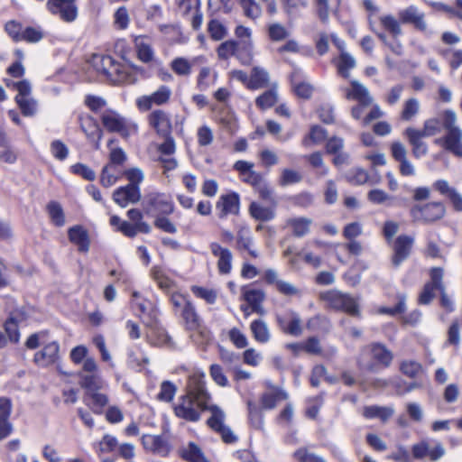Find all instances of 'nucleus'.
I'll return each mask as SVG.
<instances>
[{
    "label": "nucleus",
    "instance_id": "f257e3e1",
    "mask_svg": "<svg viewBox=\"0 0 462 462\" xmlns=\"http://www.w3.org/2000/svg\"><path fill=\"white\" fill-rule=\"evenodd\" d=\"M205 376L200 370H195L189 375L185 393L173 405V412L179 419L188 422H198L201 419L203 405L207 401H212Z\"/></svg>",
    "mask_w": 462,
    "mask_h": 462
},
{
    "label": "nucleus",
    "instance_id": "f03ea898",
    "mask_svg": "<svg viewBox=\"0 0 462 462\" xmlns=\"http://www.w3.org/2000/svg\"><path fill=\"white\" fill-rule=\"evenodd\" d=\"M93 66L114 83H132L134 79L129 69L109 55H94Z\"/></svg>",
    "mask_w": 462,
    "mask_h": 462
},
{
    "label": "nucleus",
    "instance_id": "7ed1b4c3",
    "mask_svg": "<svg viewBox=\"0 0 462 462\" xmlns=\"http://www.w3.org/2000/svg\"><path fill=\"white\" fill-rule=\"evenodd\" d=\"M393 359V353L384 345L372 343L362 349L357 365L361 370L373 372L375 370L376 365L388 367Z\"/></svg>",
    "mask_w": 462,
    "mask_h": 462
},
{
    "label": "nucleus",
    "instance_id": "20e7f679",
    "mask_svg": "<svg viewBox=\"0 0 462 462\" xmlns=\"http://www.w3.org/2000/svg\"><path fill=\"white\" fill-rule=\"evenodd\" d=\"M100 119L103 126L108 132L117 133L124 139H127L138 132L137 124L124 117L115 110L106 109L103 111Z\"/></svg>",
    "mask_w": 462,
    "mask_h": 462
},
{
    "label": "nucleus",
    "instance_id": "39448f33",
    "mask_svg": "<svg viewBox=\"0 0 462 462\" xmlns=\"http://www.w3.org/2000/svg\"><path fill=\"white\" fill-rule=\"evenodd\" d=\"M180 315L184 320L185 328L191 332L190 337L196 343L204 344L210 340V333L191 302L186 303Z\"/></svg>",
    "mask_w": 462,
    "mask_h": 462
},
{
    "label": "nucleus",
    "instance_id": "423d86ee",
    "mask_svg": "<svg viewBox=\"0 0 462 462\" xmlns=\"http://www.w3.org/2000/svg\"><path fill=\"white\" fill-rule=\"evenodd\" d=\"M203 410L210 412V416L207 420V425L218 433L225 443L232 444L237 440V437L232 430L225 424L226 413L218 405L213 404L211 401H207L203 405Z\"/></svg>",
    "mask_w": 462,
    "mask_h": 462
},
{
    "label": "nucleus",
    "instance_id": "0eeeda50",
    "mask_svg": "<svg viewBox=\"0 0 462 462\" xmlns=\"http://www.w3.org/2000/svg\"><path fill=\"white\" fill-rule=\"evenodd\" d=\"M412 199L416 202L411 210L410 214L413 221L418 223H430L433 220V203L422 204L430 198L431 189L428 187H418L412 190Z\"/></svg>",
    "mask_w": 462,
    "mask_h": 462
},
{
    "label": "nucleus",
    "instance_id": "6e6552de",
    "mask_svg": "<svg viewBox=\"0 0 462 462\" xmlns=\"http://www.w3.org/2000/svg\"><path fill=\"white\" fill-rule=\"evenodd\" d=\"M319 297L321 300L333 310H341L355 317L360 315L358 304L348 294L337 290H329L320 293Z\"/></svg>",
    "mask_w": 462,
    "mask_h": 462
},
{
    "label": "nucleus",
    "instance_id": "1a4fd4ad",
    "mask_svg": "<svg viewBox=\"0 0 462 462\" xmlns=\"http://www.w3.org/2000/svg\"><path fill=\"white\" fill-rule=\"evenodd\" d=\"M143 208L148 215H171L174 211V203L171 195L160 192H150L143 200Z\"/></svg>",
    "mask_w": 462,
    "mask_h": 462
},
{
    "label": "nucleus",
    "instance_id": "9d476101",
    "mask_svg": "<svg viewBox=\"0 0 462 462\" xmlns=\"http://www.w3.org/2000/svg\"><path fill=\"white\" fill-rule=\"evenodd\" d=\"M46 8L65 23H73L79 14L77 0H48Z\"/></svg>",
    "mask_w": 462,
    "mask_h": 462
},
{
    "label": "nucleus",
    "instance_id": "9b49d317",
    "mask_svg": "<svg viewBox=\"0 0 462 462\" xmlns=\"http://www.w3.org/2000/svg\"><path fill=\"white\" fill-rule=\"evenodd\" d=\"M275 321L280 330L286 335L299 337L302 334L301 319L300 315L293 310H288L282 314H276Z\"/></svg>",
    "mask_w": 462,
    "mask_h": 462
},
{
    "label": "nucleus",
    "instance_id": "f8f14e48",
    "mask_svg": "<svg viewBox=\"0 0 462 462\" xmlns=\"http://www.w3.org/2000/svg\"><path fill=\"white\" fill-rule=\"evenodd\" d=\"M179 13L188 17L193 14L190 18V24L193 30L199 31L203 23V14L201 12L200 0H176Z\"/></svg>",
    "mask_w": 462,
    "mask_h": 462
},
{
    "label": "nucleus",
    "instance_id": "ddd939ff",
    "mask_svg": "<svg viewBox=\"0 0 462 462\" xmlns=\"http://www.w3.org/2000/svg\"><path fill=\"white\" fill-rule=\"evenodd\" d=\"M216 209L219 218L224 219L228 215H238L240 209V197L236 192L221 195L216 203Z\"/></svg>",
    "mask_w": 462,
    "mask_h": 462
},
{
    "label": "nucleus",
    "instance_id": "4468645a",
    "mask_svg": "<svg viewBox=\"0 0 462 462\" xmlns=\"http://www.w3.org/2000/svg\"><path fill=\"white\" fill-rule=\"evenodd\" d=\"M171 90L167 86H161L156 91L148 96H143L137 99V106L141 110L147 111L153 105L162 106L170 100Z\"/></svg>",
    "mask_w": 462,
    "mask_h": 462
},
{
    "label": "nucleus",
    "instance_id": "2eb2a0df",
    "mask_svg": "<svg viewBox=\"0 0 462 462\" xmlns=\"http://www.w3.org/2000/svg\"><path fill=\"white\" fill-rule=\"evenodd\" d=\"M211 254L217 258V271L222 275H227L232 271L233 254L226 248L223 247L217 242L209 244Z\"/></svg>",
    "mask_w": 462,
    "mask_h": 462
},
{
    "label": "nucleus",
    "instance_id": "dca6fc26",
    "mask_svg": "<svg viewBox=\"0 0 462 462\" xmlns=\"http://www.w3.org/2000/svg\"><path fill=\"white\" fill-rule=\"evenodd\" d=\"M347 100H354L364 105H373L374 97L368 88L358 80H350V87L342 88Z\"/></svg>",
    "mask_w": 462,
    "mask_h": 462
},
{
    "label": "nucleus",
    "instance_id": "f3484780",
    "mask_svg": "<svg viewBox=\"0 0 462 462\" xmlns=\"http://www.w3.org/2000/svg\"><path fill=\"white\" fill-rule=\"evenodd\" d=\"M440 144L445 151L450 152L455 157L462 160V130L455 129L435 141Z\"/></svg>",
    "mask_w": 462,
    "mask_h": 462
},
{
    "label": "nucleus",
    "instance_id": "a211bd4d",
    "mask_svg": "<svg viewBox=\"0 0 462 462\" xmlns=\"http://www.w3.org/2000/svg\"><path fill=\"white\" fill-rule=\"evenodd\" d=\"M113 199L121 208H125L128 204H135L141 199L140 187L134 185L119 187L113 192Z\"/></svg>",
    "mask_w": 462,
    "mask_h": 462
},
{
    "label": "nucleus",
    "instance_id": "6ab92c4d",
    "mask_svg": "<svg viewBox=\"0 0 462 462\" xmlns=\"http://www.w3.org/2000/svg\"><path fill=\"white\" fill-rule=\"evenodd\" d=\"M59 353L60 344L58 341H51L46 344L42 350L34 354L33 361L40 366H49L59 360Z\"/></svg>",
    "mask_w": 462,
    "mask_h": 462
},
{
    "label": "nucleus",
    "instance_id": "aec40b11",
    "mask_svg": "<svg viewBox=\"0 0 462 462\" xmlns=\"http://www.w3.org/2000/svg\"><path fill=\"white\" fill-rule=\"evenodd\" d=\"M413 245V238L402 235L399 236L393 245V255L392 263L395 267H398L404 260H406L411 251Z\"/></svg>",
    "mask_w": 462,
    "mask_h": 462
},
{
    "label": "nucleus",
    "instance_id": "412c9836",
    "mask_svg": "<svg viewBox=\"0 0 462 462\" xmlns=\"http://www.w3.org/2000/svg\"><path fill=\"white\" fill-rule=\"evenodd\" d=\"M150 125L156 131L160 136L170 135L172 126L169 115L163 110L157 109L152 112L148 116Z\"/></svg>",
    "mask_w": 462,
    "mask_h": 462
},
{
    "label": "nucleus",
    "instance_id": "4be33fe9",
    "mask_svg": "<svg viewBox=\"0 0 462 462\" xmlns=\"http://www.w3.org/2000/svg\"><path fill=\"white\" fill-rule=\"evenodd\" d=\"M69 240L78 247L79 252L88 253L90 247V238L88 230L81 225H76L68 229Z\"/></svg>",
    "mask_w": 462,
    "mask_h": 462
},
{
    "label": "nucleus",
    "instance_id": "5701e85b",
    "mask_svg": "<svg viewBox=\"0 0 462 462\" xmlns=\"http://www.w3.org/2000/svg\"><path fill=\"white\" fill-rule=\"evenodd\" d=\"M242 299L248 303L253 312L263 314L264 310L262 303L265 299V293L263 290L244 286L242 288Z\"/></svg>",
    "mask_w": 462,
    "mask_h": 462
},
{
    "label": "nucleus",
    "instance_id": "b1692460",
    "mask_svg": "<svg viewBox=\"0 0 462 462\" xmlns=\"http://www.w3.org/2000/svg\"><path fill=\"white\" fill-rule=\"evenodd\" d=\"M12 411V402L7 397L0 398V440L6 439L13 432V425L9 420Z\"/></svg>",
    "mask_w": 462,
    "mask_h": 462
},
{
    "label": "nucleus",
    "instance_id": "393cba45",
    "mask_svg": "<svg viewBox=\"0 0 462 462\" xmlns=\"http://www.w3.org/2000/svg\"><path fill=\"white\" fill-rule=\"evenodd\" d=\"M142 444L145 449L162 456H166L170 451L168 441L161 435H143L142 437Z\"/></svg>",
    "mask_w": 462,
    "mask_h": 462
},
{
    "label": "nucleus",
    "instance_id": "a878e982",
    "mask_svg": "<svg viewBox=\"0 0 462 462\" xmlns=\"http://www.w3.org/2000/svg\"><path fill=\"white\" fill-rule=\"evenodd\" d=\"M236 247L238 251L246 250L248 254L254 258H257L259 256L258 252L253 248L254 239L249 227H240L236 232Z\"/></svg>",
    "mask_w": 462,
    "mask_h": 462
},
{
    "label": "nucleus",
    "instance_id": "bb28decb",
    "mask_svg": "<svg viewBox=\"0 0 462 462\" xmlns=\"http://www.w3.org/2000/svg\"><path fill=\"white\" fill-rule=\"evenodd\" d=\"M254 339L260 344H266L272 338V333L266 321L263 319H254L250 324Z\"/></svg>",
    "mask_w": 462,
    "mask_h": 462
},
{
    "label": "nucleus",
    "instance_id": "cd10ccee",
    "mask_svg": "<svg viewBox=\"0 0 462 462\" xmlns=\"http://www.w3.org/2000/svg\"><path fill=\"white\" fill-rule=\"evenodd\" d=\"M399 18L403 23H412L419 29L425 28L424 14L417 7L411 5L399 11Z\"/></svg>",
    "mask_w": 462,
    "mask_h": 462
},
{
    "label": "nucleus",
    "instance_id": "c85d7f7f",
    "mask_svg": "<svg viewBox=\"0 0 462 462\" xmlns=\"http://www.w3.org/2000/svg\"><path fill=\"white\" fill-rule=\"evenodd\" d=\"M333 63L337 67V73L344 79H348L350 70L356 66V59L346 51H342L338 57L333 60Z\"/></svg>",
    "mask_w": 462,
    "mask_h": 462
},
{
    "label": "nucleus",
    "instance_id": "c756f323",
    "mask_svg": "<svg viewBox=\"0 0 462 462\" xmlns=\"http://www.w3.org/2000/svg\"><path fill=\"white\" fill-rule=\"evenodd\" d=\"M301 71L300 69H294L291 74V82L295 94L301 98L309 99L313 92V88L310 83L300 81Z\"/></svg>",
    "mask_w": 462,
    "mask_h": 462
},
{
    "label": "nucleus",
    "instance_id": "7c9ffc66",
    "mask_svg": "<svg viewBox=\"0 0 462 462\" xmlns=\"http://www.w3.org/2000/svg\"><path fill=\"white\" fill-rule=\"evenodd\" d=\"M442 277L443 269L440 267H435V291H439L440 293L439 304L447 312H452L454 310V303L445 291V287L442 283Z\"/></svg>",
    "mask_w": 462,
    "mask_h": 462
},
{
    "label": "nucleus",
    "instance_id": "2f4dec72",
    "mask_svg": "<svg viewBox=\"0 0 462 462\" xmlns=\"http://www.w3.org/2000/svg\"><path fill=\"white\" fill-rule=\"evenodd\" d=\"M275 208L273 205L264 207L258 202L253 201L249 205L250 216L258 221L267 222L275 217Z\"/></svg>",
    "mask_w": 462,
    "mask_h": 462
},
{
    "label": "nucleus",
    "instance_id": "473e14b6",
    "mask_svg": "<svg viewBox=\"0 0 462 462\" xmlns=\"http://www.w3.org/2000/svg\"><path fill=\"white\" fill-rule=\"evenodd\" d=\"M394 413L392 407H383L378 405L365 406L363 409V416L366 419H379L383 422L387 421Z\"/></svg>",
    "mask_w": 462,
    "mask_h": 462
},
{
    "label": "nucleus",
    "instance_id": "72a5a7b5",
    "mask_svg": "<svg viewBox=\"0 0 462 462\" xmlns=\"http://www.w3.org/2000/svg\"><path fill=\"white\" fill-rule=\"evenodd\" d=\"M317 15L323 23H327L330 11L337 10L341 0H314Z\"/></svg>",
    "mask_w": 462,
    "mask_h": 462
},
{
    "label": "nucleus",
    "instance_id": "f704fd0d",
    "mask_svg": "<svg viewBox=\"0 0 462 462\" xmlns=\"http://www.w3.org/2000/svg\"><path fill=\"white\" fill-rule=\"evenodd\" d=\"M312 220L308 217H291L286 220V226L291 227L296 237H302L309 234Z\"/></svg>",
    "mask_w": 462,
    "mask_h": 462
},
{
    "label": "nucleus",
    "instance_id": "c9c22d12",
    "mask_svg": "<svg viewBox=\"0 0 462 462\" xmlns=\"http://www.w3.org/2000/svg\"><path fill=\"white\" fill-rule=\"evenodd\" d=\"M81 128L88 138H97L95 147L96 149H99L103 131L97 125V121L91 116L81 119Z\"/></svg>",
    "mask_w": 462,
    "mask_h": 462
},
{
    "label": "nucleus",
    "instance_id": "e433bc0d",
    "mask_svg": "<svg viewBox=\"0 0 462 462\" xmlns=\"http://www.w3.org/2000/svg\"><path fill=\"white\" fill-rule=\"evenodd\" d=\"M418 134L415 133V128L408 127L404 131V135L407 137L410 144L412 146V153L416 158L425 155L428 152V145L421 139H418Z\"/></svg>",
    "mask_w": 462,
    "mask_h": 462
},
{
    "label": "nucleus",
    "instance_id": "4c0bfd02",
    "mask_svg": "<svg viewBox=\"0 0 462 462\" xmlns=\"http://www.w3.org/2000/svg\"><path fill=\"white\" fill-rule=\"evenodd\" d=\"M269 82V73L261 67H254L248 81L249 89H259L266 87Z\"/></svg>",
    "mask_w": 462,
    "mask_h": 462
},
{
    "label": "nucleus",
    "instance_id": "58836bf2",
    "mask_svg": "<svg viewBox=\"0 0 462 462\" xmlns=\"http://www.w3.org/2000/svg\"><path fill=\"white\" fill-rule=\"evenodd\" d=\"M288 398L287 393L281 389H274L272 393H265L261 397V404L263 409L272 410L274 409L277 403Z\"/></svg>",
    "mask_w": 462,
    "mask_h": 462
},
{
    "label": "nucleus",
    "instance_id": "ea45409f",
    "mask_svg": "<svg viewBox=\"0 0 462 462\" xmlns=\"http://www.w3.org/2000/svg\"><path fill=\"white\" fill-rule=\"evenodd\" d=\"M180 457L188 462H201L204 454L200 448L194 442H189L187 446L180 449Z\"/></svg>",
    "mask_w": 462,
    "mask_h": 462
},
{
    "label": "nucleus",
    "instance_id": "a19ab883",
    "mask_svg": "<svg viewBox=\"0 0 462 462\" xmlns=\"http://www.w3.org/2000/svg\"><path fill=\"white\" fill-rule=\"evenodd\" d=\"M267 34L272 42H282L289 38L290 31L280 23H273L267 26Z\"/></svg>",
    "mask_w": 462,
    "mask_h": 462
},
{
    "label": "nucleus",
    "instance_id": "79ce46f5",
    "mask_svg": "<svg viewBox=\"0 0 462 462\" xmlns=\"http://www.w3.org/2000/svg\"><path fill=\"white\" fill-rule=\"evenodd\" d=\"M302 178V174L300 171L293 169L285 168L281 171L278 183L282 187H286L300 182Z\"/></svg>",
    "mask_w": 462,
    "mask_h": 462
},
{
    "label": "nucleus",
    "instance_id": "37998d69",
    "mask_svg": "<svg viewBox=\"0 0 462 462\" xmlns=\"http://www.w3.org/2000/svg\"><path fill=\"white\" fill-rule=\"evenodd\" d=\"M208 32L213 41L223 40L228 33L227 28L217 19H210L208 23Z\"/></svg>",
    "mask_w": 462,
    "mask_h": 462
},
{
    "label": "nucleus",
    "instance_id": "c03bdc74",
    "mask_svg": "<svg viewBox=\"0 0 462 462\" xmlns=\"http://www.w3.org/2000/svg\"><path fill=\"white\" fill-rule=\"evenodd\" d=\"M327 130L319 125H313L310 134L302 140V145L310 147L311 143H319L327 139Z\"/></svg>",
    "mask_w": 462,
    "mask_h": 462
},
{
    "label": "nucleus",
    "instance_id": "a18cd8bd",
    "mask_svg": "<svg viewBox=\"0 0 462 462\" xmlns=\"http://www.w3.org/2000/svg\"><path fill=\"white\" fill-rule=\"evenodd\" d=\"M171 69L180 77H189L191 74V64L183 57H178L171 60Z\"/></svg>",
    "mask_w": 462,
    "mask_h": 462
},
{
    "label": "nucleus",
    "instance_id": "49530a36",
    "mask_svg": "<svg viewBox=\"0 0 462 462\" xmlns=\"http://www.w3.org/2000/svg\"><path fill=\"white\" fill-rule=\"evenodd\" d=\"M248 420L250 424L256 430L263 429V415L259 407L252 402H248Z\"/></svg>",
    "mask_w": 462,
    "mask_h": 462
},
{
    "label": "nucleus",
    "instance_id": "de8ad7c7",
    "mask_svg": "<svg viewBox=\"0 0 462 462\" xmlns=\"http://www.w3.org/2000/svg\"><path fill=\"white\" fill-rule=\"evenodd\" d=\"M47 210L51 222L57 226H63L65 224V216L61 206L56 202L51 201L47 206Z\"/></svg>",
    "mask_w": 462,
    "mask_h": 462
},
{
    "label": "nucleus",
    "instance_id": "09e8293b",
    "mask_svg": "<svg viewBox=\"0 0 462 462\" xmlns=\"http://www.w3.org/2000/svg\"><path fill=\"white\" fill-rule=\"evenodd\" d=\"M379 21L381 25L385 31L391 33L393 37H398L402 34V29L398 20L391 14L380 16Z\"/></svg>",
    "mask_w": 462,
    "mask_h": 462
},
{
    "label": "nucleus",
    "instance_id": "8fccbe9b",
    "mask_svg": "<svg viewBox=\"0 0 462 462\" xmlns=\"http://www.w3.org/2000/svg\"><path fill=\"white\" fill-rule=\"evenodd\" d=\"M278 100L277 91L274 88L269 89L259 96L256 100V106L261 109L272 107Z\"/></svg>",
    "mask_w": 462,
    "mask_h": 462
},
{
    "label": "nucleus",
    "instance_id": "3c124183",
    "mask_svg": "<svg viewBox=\"0 0 462 462\" xmlns=\"http://www.w3.org/2000/svg\"><path fill=\"white\" fill-rule=\"evenodd\" d=\"M44 36V32L40 26L23 27V34L21 36V42H26L29 43L39 42Z\"/></svg>",
    "mask_w": 462,
    "mask_h": 462
},
{
    "label": "nucleus",
    "instance_id": "603ef678",
    "mask_svg": "<svg viewBox=\"0 0 462 462\" xmlns=\"http://www.w3.org/2000/svg\"><path fill=\"white\" fill-rule=\"evenodd\" d=\"M215 83L214 77L211 76V69L208 67L200 69L197 78V88L205 91Z\"/></svg>",
    "mask_w": 462,
    "mask_h": 462
},
{
    "label": "nucleus",
    "instance_id": "864d4df0",
    "mask_svg": "<svg viewBox=\"0 0 462 462\" xmlns=\"http://www.w3.org/2000/svg\"><path fill=\"white\" fill-rule=\"evenodd\" d=\"M387 384L394 386L396 393L400 395L411 392L415 387L414 383H407L405 382H402L401 379H393L391 380L389 383H386L385 381L383 380H376V382L374 383L375 386H385Z\"/></svg>",
    "mask_w": 462,
    "mask_h": 462
},
{
    "label": "nucleus",
    "instance_id": "5fc2aeb1",
    "mask_svg": "<svg viewBox=\"0 0 462 462\" xmlns=\"http://www.w3.org/2000/svg\"><path fill=\"white\" fill-rule=\"evenodd\" d=\"M151 273L152 279L157 282L161 289L168 291L173 286V282L163 273L160 267H152Z\"/></svg>",
    "mask_w": 462,
    "mask_h": 462
},
{
    "label": "nucleus",
    "instance_id": "6e6d98bb",
    "mask_svg": "<svg viewBox=\"0 0 462 462\" xmlns=\"http://www.w3.org/2000/svg\"><path fill=\"white\" fill-rule=\"evenodd\" d=\"M176 392L177 387L173 383L170 381H164L160 386V392L157 398L162 402H170L173 400Z\"/></svg>",
    "mask_w": 462,
    "mask_h": 462
},
{
    "label": "nucleus",
    "instance_id": "4d7b16f0",
    "mask_svg": "<svg viewBox=\"0 0 462 462\" xmlns=\"http://www.w3.org/2000/svg\"><path fill=\"white\" fill-rule=\"evenodd\" d=\"M237 45L238 43L233 40L222 42L217 49V57L220 60H228L236 54Z\"/></svg>",
    "mask_w": 462,
    "mask_h": 462
},
{
    "label": "nucleus",
    "instance_id": "13d9d810",
    "mask_svg": "<svg viewBox=\"0 0 462 462\" xmlns=\"http://www.w3.org/2000/svg\"><path fill=\"white\" fill-rule=\"evenodd\" d=\"M419 102L416 98H409L403 104L401 118L403 121H410L419 112Z\"/></svg>",
    "mask_w": 462,
    "mask_h": 462
},
{
    "label": "nucleus",
    "instance_id": "bf43d9fd",
    "mask_svg": "<svg viewBox=\"0 0 462 462\" xmlns=\"http://www.w3.org/2000/svg\"><path fill=\"white\" fill-rule=\"evenodd\" d=\"M118 442L116 437L106 434L96 447L97 453H110L117 447Z\"/></svg>",
    "mask_w": 462,
    "mask_h": 462
},
{
    "label": "nucleus",
    "instance_id": "052dcab7",
    "mask_svg": "<svg viewBox=\"0 0 462 462\" xmlns=\"http://www.w3.org/2000/svg\"><path fill=\"white\" fill-rule=\"evenodd\" d=\"M209 375L217 385L221 387H226L228 385V379L224 374V370L220 365H211L209 367Z\"/></svg>",
    "mask_w": 462,
    "mask_h": 462
},
{
    "label": "nucleus",
    "instance_id": "680f3d73",
    "mask_svg": "<svg viewBox=\"0 0 462 462\" xmlns=\"http://www.w3.org/2000/svg\"><path fill=\"white\" fill-rule=\"evenodd\" d=\"M254 189L258 192L259 197L262 199L269 202L271 205H273V207L277 206L273 189L270 187L265 180L262 181V183Z\"/></svg>",
    "mask_w": 462,
    "mask_h": 462
},
{
    "label": "nucleus",
    "instance_id": "e2e57ef3",
    "mask_svg": "<svg viewBox=\"0 0 462 462\" xmlns=\"http://www.w3.org/2000/svg\"><path fill=\"white\" fill-rule=\"evenodd\" d=\"M191 291L196 297L204 300L208 304H214L217 300V293L212 289L192 286Z\"/></svg>",
    "mask_w": 462,
    "mask_h": 462
},
{
    "label": "nucleus",
    "instance_id": "0e129e2a",
    "mask_svg": "<svg viewBox=\"0 0 462 462\" xmlns=\"http://www.w3.org/2000/svg\"><path fill=\"white\" fill-rule=\"evenodd\" d=\"M51 152L58 161H64L69 155V148L60 140H54L51 143Z\"/></svg>",
    "mask_w": 462,
    "mask_h": 462
},
{
    "label": "nucleus",
    "instance_id": "69168bd1",
    "mask_svg": "<svg viewBox=\"0 0 462 462\" xmlns=\"http://www.w3.org/2000/svg\"><path fill=\"white\" fill-rule=\"evenodd\" d=\"M244 14L252 20L259 18L262 14V8L255 0H249L241 5Z\"/></svg>",
    "mask_w": 462,
    "mask_h": 462
},
{
    "label": "nucleus",
    "instance_id": "338daca9",
    "mask_svg": "<svg viewBox=\"0 0 462 462\" xmlns=\"http://www.w3.org/2000/svg\"><path fill=\"white\" fill-rule=\"evenodd\" d=\"M23 27L21 23L12 20L5 23V30L14 42H21Z\"/></svg>",
    "mask_w": 462,
    "mask_h": 462
},
{
    "label": "nucleus",
    "instance_id": "774afa93",
    "mask_svg": "<svg viewBox=\"0 0 462 462\" xmlns=\"http://www.w3.org/2000/svg\"><path fill=\"white\" fill-rule=\"evenodd\" d=\"M15 101L19 106L23 116H29L35 114L37 110V104L36 101L31 98L30 97H21L20 99H17Z\"/></svg>",
    "mask_w": 462,
    "mask_h": 462
}]
</instances>
